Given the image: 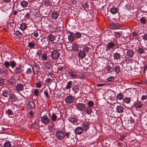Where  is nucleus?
<instances>
[{
	"label": "nucleus",
	"instance_id": "1",
	"mask_svg": "<svg viewBox=\"0 0 147 147\" xmlns=\"http://www.w3.org/2000/svg\"><path fill=\"white\" fill-rule=\"evenodd\" d=\"M59 52L56 50H53L51 54L52 59L55 60L59 58Z\"/></svg>",
	"mask_w": 147,
	"mask_h": 147
},
{
	"label": "nucleus",
	"instance_id": "2",
	"mask_svg": "<svg viewBox=\"0 0 147 147\" xmlns=\"http://www.w3.org/2000/svg\"><path fill=\"white\" fill-rule=\"evenodd\" d=\"M56 136L58 139L61 140L64 138L65 136L64 133L62 131L59 130L57 131L56 134Z\"/></svg>",
	"mask_w": 147,
	"mask_h": 147
},
{
	"label": "nucleus",
	"instance_id": "3",
	"mask_svg": "<svg viewBox=\"0 0 147 147\" xmlns=\"http://www.w3.org/2000/svg\"><path fill=\"white\" fill-rule=\"evenodd\" d=\"M32 69L34 74H36L38 73L40 70V67L38 64L34 63L33 64V66Z\"/></svg>",
	"mask_w": 147,
	"mask_h": 147
},
{
	"label": "nucleus",
	"instance_id": "4",
	"mask_svg": "<svg viewBox=\"0 0 147 147\" xmlns=\"http://www.w3.org/2000/svg\"><path fill=\"white\" fill-rule=\"evenodd\" d=\"M2 89L3 91L2 95L3 96L7 97L10 95V91L7 88L3 87Z\"/></svg>",
	"mask_w": 147,
	"mask_h": 147
},
{
	"label": "nucleus",
	"instance_id": "5",
	"mask_svg": "<svg viewBox=\"0 0 147 147\" xmlns=\"http://www.w3.org/2000/svg\"><path fill=\"white\" fill-rule=\"evenodd\" d=\"M24 70L22 67L21 66H18L15 67L14 69V71L15 73L16 74H20L22 73Z\"/></svg>",
	"mask_w": 147,
	"mask_h": 147
},
{
	"label": "nucleus",
	"instance_id": "6",
	"mask_svg": "<svg viewBox=\"0 0 147 147\" xmlns=\"http://www.w3.org/2000/svg\"><path fill=\"white\" fill-rule=\"evenodd\" d=\"M76 107L79 110L83 111L85 108V105L83 103H78L77 104Z\"/></svg>",
	"mask_w": 147,
	"mask_h": 147
},
{
	"label": "nucleus",
	"instance_id": "7",
	"mask_svg": "<svg viewBox=\"0 0 147 147\" xmlns=\"http://www.w3.org/2000/svg\"><path fill=\"white\" fill-rule=\"evenodd\" d=\"M74 100L73 97L71 96H67L65 98V102L67 103H71L73 102Z\"/></svg>",
	"mask_w": 147,
	"mask_h": 147
},
{
	"label": "nucleus",
	"instance_id": "8",
	"mask_svg": "<svg viewBox=\"0 0 147 147\" xmlns=\"http://www.w3.org/2000/svg\"><path fill=\"white\" fill-rule=\"evenodd\" d=\"M115 46V44L112 42H109L106 46V49L107 50H109L114 47Z\"/></svg>",
	"mask_w": 147,
	"mask_h": 147
},
{
	"label": "nucleus",
	"instance_id": "9",
	"mask_svg": "<svg viewBox=\"0 0 147 147\" xmlns=\"http://www.w3.org/2000/svg\"><path fill=\"white\" fill-rule=\"evenodd\" d=\"M41 121L42 123L46 124H48L49 122V119L46 116H43L41 118Z\"/></svg>",
	"mask_w": 147,
	"mask_h": 147
},
{
	"label": "nucleus",
	"instance_id": "10",
	"mask_svg": "<svg viewBox=\"0 0 147 147\" xmlns=\"http://www.w3.org/2000/svg\"><path fill=\"white\" fill-rule=\"evenodd\" d=\"M75 132L76 134L78 135H80L83 132V129L80 127H78L76 128L75 130Z\"/></svg>",
	"mask_w": 147,
	"mask_h": 147
},
{
	"label": "nucleus",
	"instance_id": "11",
	"mask_svg": "<svg viewBox=\"0 0 147 147\" xmlns=\"http://www.w3.org/2000/svg\"><path fill=\"white\" fill-rule=\"evenodd\" d=\"M69 120L74 125L77 124L78 120V119L74 117H71L69 119Z\"/></svg>",
	"mask_w": 147,
	"mask_h": 147
},
{
	"label": "nucleus",
	"instance_id": "12",
	"mask_svg": "<svg viewBox=\"0 0 147 147\" xmlns=\"http://www.w3.org/2000/svg\"><path fill=\"white\" fill-rule=\"evenodd\" d=\"M69 33L70 34V35L68 36L69 40L71 42L73 41L75 39V37L74 35V34L71 32H69Z\"/></svg>",
	"mask_w": 147,
	"mask_h": 147
},
{
	"label": "nucleus",
	"instance_id": "13",
	"mask_svg": "<svg viewBox=\"0 0 147 147\" xmlns=\"http://www.w3.org/2000/svg\"><path fill=\"white\" fill-rule=\"evenodd\" d=\"M134 52L132 49H129L127 50L126 53L127 56L129 57H133L134 54Z\"/></svg>",
	"mask_w": 147,
	"mask_h": 147
},
{
	"label": "nucleus",
	"instance_id": "14",
	"mask_svg": "<svg viewBox=\"0 0 147 147\" xmlns=\"http://www.w3.org/2000/svg\"><path fill=\"white\" fill-rule=\"evenodd\" d=\"M49 117H50L53 121H54L56 120L57 116L55 113H52V115L49 113L48 114Z\"/></svg>",
	"mask_w": 147,
	"mask_h": 147
},
{
	"label": "nucleus",
	"instance_id": "15",
	"mask_svg": "<svg viewBox=\"0 0 147 147\" xmlns=\"http://www.w3.org/2000/svg\"><path fill=\"white\" fill-rule=\"evenodd\" d=\"M84 109V111L88 115L90 114L92 112V109L91 108L88 107H85Z\"/></svg>",
	"mask_w": 147,
	"mask_h": 147
},
{
	"label": "nucleus",
	"instance_id": "16",
	"mask_svg": "<svg viewBox=\"0 0 147 147\" xmlns=\"http://www.w3.org/2000/svg\"><path fill=\"white\" fill-rule=\"evenodd\" d=\"M89 123L87 122L83 123L82 124V126L83 127V129L84 130H87L89 128Z\"/></svg>",
	"mask_w": 147,
	"mask_h": 147
},
{
	"label": "nucleus",
	"instance_id": "17",
	"mask_svg": "<svg viewBox=\"0 0 147 147\" xmlns=\"http://www.w3.org/2000/svg\"><path fill=\"white\" fill-rule=\"evenodd\" d=\"M113 57L115 59L119 60L121 58V55L119 53L117 52L113 54Z\"/></svg>",
	"mask_w": 147,
	"mask_h": 147
},
{
	"label": "nucleus",
	"instance_id": "18",
	"mask_svg": "<svg viewBox=\"0 0 147 147\" xmlns=\"http://www.w3.org/2000/svg\"><path fill=\"white\" fill-rule=\"evenodd\" d=\"M116 112L118 113H122L123 111V108L122 106L118 105L116 107Z\"/></svg>",
	"mask_w": 147,
	"mask_h": 147
},
{
	"label": "nucleus",
	"instance_id": "19",
	"mask_svg": "<svg viewBox=\"0 0 147 147\" xmlns=\"http://www.w3.org/2000/svg\"><path fill=\"white\" fill-rule=\"evenodd\" d=\"M69 76L70 77H71L74 78H76L77 76V74L76 72L70 70L69 72Z\"/></svg>",
	"mask_w": 147,
	"mask_h": 147
},
{
	"label": "nucleus",
	"instance_id": "20",
	"mask_svg": "<svg viewBox=\"0 0 147 147\" xmlns=\"http://www.w3.org/2000/svg\"><path fill=\"white\" fill-rule=\"evenodd\" d=\"M16 88L18 91H22L23 90L24 86L21 84H18L16 86Z\"/></svg>",
	"mask_w": 147,
	"mask_h": 147
},
{
	"label": "nucleus",
	"instance_id": "21",
	"mask_svg": "<svg viewBox=\"0 0 147 147\" xmlns=\"http://www.w3.org/2000/svg\"><path fill=\"white\" fill-rule=\"evenodd\" d=\"M58 13L57 12L55 11L53 12L51 14V18L53 19H57L58 18Z\"/></svg>",
	"mask_w": 147,
	"mask_h": 147
},
{
	"label": "nucleus",
	"instance_id": "22",
	"mask_svg": "<svg viewBox=\"0 0 147 147\" xmlns=\"http://www.w3.org/2000/svg\"><path fill=\"white\" fill-rule=\"evenodd\" d=\"M72 91L76 94L80 90L79 86L75 85L72 88Z\"/></svg>",
	"mask_w": 147,
	"mask_h": 147
},
{
	"label": "nucleus",
	"instance_id": "23",
	"mask_svg": "<svg viewBox=\"0 0 147 147\" xmlns=\"http://www.w3.org/2000/svg\"><path fill=\"white\" fill-rule=\"evenodd\" d=\"M86 55L85 52L83 51L80 52L78 53V56L79 57L82 59L84 58L86 56Z\"/></svg>",
	"mask_w": 147,
	"mask_h": 147
},
{
	"label": "nucleus",
	"instance_id": "24",
	"mask_svg": "<svg viewBox=\"0 0 147 147\" xmlns=\"http://www.w3.org/2000/svg\"><path fill=\"white\" fill-rule=\"evenodd\" d=\"M9 98L12 99L14 101H15L17 100L18 98L15 94L13 93L10 95Z\"/></svg>",
	"mask_w": 147,
	"mask_h": 147
},
{
	"label": "nucleus",
	"instance_id": "25",
	"mask_svg": "<svg viewBox=\"0 0 147 147\" xmlns=\"http://www.w3.org/2000/svg\"><path fill=\"white\" fill-rule=\"evenodd\" d=\"M35 106V105L33 102L31 101L29 102L28 105V107L29 108L33 109L34 108Z\"/></svg>",
	"mask_w": 147,
	"mask_h": 147
},
{
	"label": "nucleus",
	"instance_id": "26",
	"mask_svg": "<svg viewBox=\"0 0 147 147\" xmlns=\"http://www.w3.org/2000/svg\"><path fill=\"white\" fill-rule=\"evenodd\" d=\"M49 39L51 42L53 41L55 39L56 37L54 35L50 34L48 36Z\"/></svg>",
	"mask_w": 147,
	"mask_h": 147
},
{
	"label": "nucleus",
	"instance_id": "27",
	"mask_svg": "<svg viewBox=\"0 0 147 147\" xmlns=\"http://www.w3.org/2000/svg\"><path fill=\"white\" fill-rule=\"evenodd\" d=\"M110 28L112 29H117L119 28H120V26L115 24H113L110 26Z\"/></svg>",
	"mask_w": 147,
	"mask_h": 147
},
{
	"label": "nucleus",
	"instance_id": "28",
	"mask_svg": "<svg viewBox=\"0 0 147 147\" xmlns=\"http://www.w3.org/2000/svg\"><path fill=\"white\" fill-rule=\"evenodd\" d=\"M51 65L47 61L46 62L45 64V66L46 69H50L51 68Z\"/></svg>",
	"mask_w": 147,
	"mask_h": 147
},
{
	"label": "nucleus",
	"instance_id": "29",
	"mask_svg": "<svg viewBox=\"0 0 147 147\" xmlns=\"http://www.w3.org/2000/svg\"><path fill=\"white\" fill-rule=\"evenodd\" d=\"M27 27V26L25 23H22L20 24V28L21 30H24L26 29Z\"/></svg>",
	"mask_w": 147,
	"mask_h": 147
},
{
	"label": "nucleus",
	"instance_id": "30",
	"mask_svg": "<svg viewBox=\"0 0 147 147\" xmlns=\"http://www.w3.org/2000/svg\"><path fill=\"white\" fill-rule=\"evenodd\" d=\"M28 4V3L27 1H23L21 2L20 5L23 7H24L27 6Z\"/></svg>",
	"mask_w": 147,
	"mask_h": 147
},
{
	"label": "nucleus",
	"instance_id": "31",
	"mask_svg": "<svg viewBox=\"0 0 147 147\" xmlns=\"http://www.w3.org/2000/svg\"><path fill=\"white\" fill-rule=\"evenodd\" d=\"M114 70L116 74H118L120 71V67L119 65H117L115 67Z\"/></svg>",
	"mask_w": 147,
	"mask_h": 147
},
{
	"label": "nucleus",
	"instance_id": "32",
	"mask_svg": "<svg viewBox=\"0 0 147 147\" xmlns=\"http://www.w3.org/2000/svg\"><path fill=\"white\" fill-rule=\"evenodd\" d=\"M71 85L72 81H69L67 83V85L65 87L66 89H68L71 88Z\"/></svg>",
	"mask_w": 147,
	"mask_h": 147
},
{
	"label": "nucleus",
	"instance_id": "33",
	"mask_svg": "<svg viewBox=\"0 0 147 147\" xmlns=\"http://www.w3.org/2000/svg\"><path fill=\"white\" fill-rule=\"evenodd\" d=\"M7 73V70H1L0 71V75L1 76H5Z\"/></svg>",
	"mask_w": 147,
	"mask_h": 147
},
{
	"label": "nucleus",
	"instance_id": "34",
	"mask_svg": "<svg viewBox=\"0 0 147 147\" xmlns=\"http://www.w3.org/2000/svg\"><path fill=\"white\" fill-rule=\"evenodd\" d=\"M117 9L115 7H113L111 8V12L113 14L116 13L117 12Z\"/></svg>",
	"mask_w": 147,
	"mask_h": 147
},
{
	"label": "nucleus",
	"instance_id": "35",
	"mask_svg": "<svg viewBox=\"0 0 147 147\" xmlns=\"http://www.w3.org/2000/svg\"><path fill=\"white\" fill-rule=\"evenodd\" d=\"M135 106L136 108H140L142 107V104L140 102H138L135 104Z\"/></svg>",
	"mask_w": 147,
	"mask_h": 147
},
{
	"label": "nucleus",
	"instance_id": "36",
	"mask_svg": "<svg viewBox=\"0 0 147 147\" xmlns=\"http://www.w3.org/2000/svg\"><path fill=\"white\" fill-rule=\"evenodd\" d=\"M3 146L4 147H11V145L10 142H6L4 143Z\"/></svg>",
	"mask_w": 147,
	"mask_h": 147
},
{
	"label": "nucleus",
	"instance_id": "37",
	"mask_svg": "<svg viewBox=\"0 0 147 147\" xmlns=\"http://www.w3.org/2000/svg\"><path fill=\"white\" fill-rule=\"evenodd\" d=\"M114 35L116 37L119 38L122 35V33L119 32H115Z\"/></svg>",
	"mask_w": 147,
	"mask_h": 147
},
{
	"label": "nucleus",
	"instance_id": "38",
	"mask_svg": "<svg viewBox=\"0 0 147 147\" xmlns=\"http://www.w3.org/2000/svg\"><path fill=\"white\" fill-rule=\"evenodd\" d=\"M75 37L77 38H80L82 36L81 33L78 32L74 34Z\"/></svg>",
	"mask_w": 147,
	"mask_h": 147
},
{
	"label": "nucleus",
	"instance_id": "39",
	"mask_svg": "<svg viewBox=\"0 0 147 147\" xmlns=\"http://www.w3.org/2000/svg\"><path fill=\"white\" fill-rule=\"evenodd\" d=\"M123 101L126 103H129L131 101L130 98L128 97L125 98L123 100Z\"/></svg>",
	"mask_w": 147,
	"mask_h": 147
},
{
	"label": "nucleus",
	"instance_id": "40",
	"mask_svg": "<svg viewBox=\"0 0 147 147\" xmlns=\"http://www.w3.org/2000/svg\"><path fill=\"white\" fill-rule=\"evenodd\" d=\"M16 65V63L13 61H11L10 62V66H11V67L13 68L14 67H15Z\"/></svg>",
	"mask_w": 147,
	"mask_h": 147
},
{
	"label": "nucleus",
	"instance_id": "41",
	"mask_svg": "<svg viewBox=\"0 0 147 147\" xmlns=\"http://www.w3.org/2000/svg\"><path fill=\"white\" fill-rule=\"evenodd\" d=\"M44 4L47 6H50L51 3L50 0H45L44 1Z\"/></svg>",
	"mask_w": 147,
	"mask_h": 147
},
{
	"label": "nucleus",
	"instance_id": "42",
	"mask_svg": "<svg viewBox=\"0 0 147 147\" xmlns=\"http://www.w3.org/2000/svg\"><path fill=\"white\" fill-rule=\"evenodd\" d=\"M5 4L2 0H0V8H2L5 6Z\"/></svg>",
	"mask_w": 147,
	"mask_h": 147
},
{
	"label": "nucleus",
	"instance_id": "43",
	"mask_svg": "<svg viewBox=\"0 0 147 147\" xmlns=\"http://www.w3.org/2000/svg\"><path fill=\"white\" fill-rule=\"evenodd\" d=\"M123 96L121 93L118 94L117 95V98L120 100L122 99L123 98Z\"/></svg>",
	"mask_w": 147,
	"mask_h": 147
},
{
	"label": "nucleus",
	"instance_id": "44",
	"mask_svg": "<svg viewBox=\"0 0 147 147\" xmlns=\"http://www.w3.org/2000/svg\"><path fill=\"white\" fill-rule=\"evenodd\" d=\"M35 44L34 42H31L29 43L28 47L31 48H33L35 46Z\"/></svg>",
	"mask_w": 147,
	"mask_h": 147
},
{
	"label": "nucleus",
	"instance_id": "45",
	"mask_svg": "<svg viewBox=\"0 0 147 147\" xmlns=\"http://www.w3.org/2000/svg\"><path fill=\"white\" fill-rule=\"evenodd\" d=\"M114 77L112 76L108 78L107 80L108 82H112L114 81Z\"/></svg>",
	"mask_w": 147,
	"mask_h": 147
},
{
	"label": "nucleus",
	"instance_id": "46",
	"mask_svg": "<svg viewBox=\"0 0 147 147\" xmlns=\"http://www.w3.org/2000/svg\"><path fill=\"white\" fill-rule=\"evenodd\" d=\"M4 65L6 68H8L10 65V63L8 61H5Z\"/></svg>",
	"mask_w": 147,
	"mask_h": 147
},
{
	"label": "nucleus",
	"instance_id": "47",
	"mask_svg": "<svg viewBox=\"0 0 147 147\" xmlns=\"http://www.w3.org/2000/svg\"><path fill=\"white\" fill-rule=\"evenodd\" d=\"M125 63L127 64L132 63V61L130 59H129L128 57L126 58L125 60Z\"/></svg>",
	"mask_w": 147,
	"mask_h": 147
},
{
	"label": "nucleus",
	"instance_id": "48",
	"mask_svg": "<svg viewBox=\"0 0 147 147\" xmlns=\"http://www.w3.org/2000/svg\"><path fill=\"white\" fill-rule=\"evenodd\" d=\"M87 104V107L91 108V107L93 105L94 103L92 101H90L88 102Z\"/></svg>",
	"mask_w": 147,
	"mask_h": 147
},
{
	"label": "nucleus",
	"instance_id": "49",
	"mask_svg": "<svg viewBox=\"0 0 147 147\" xmlns=\"http://www.w3.org/2000/svg\"><path fill=\"white\" fill-rule=\"evenodd\" d=\"M6 113L8 115H10L13 114L12 111L9 109H8L6 110Z\"/></svg>",
	"mask_w": 147,
	"mask_h": 147
},
{
	"label": "nucleus",
	"instance_id": "50",
	"mask_svg": "<svg viewBox=\"0 0 147 147\" xmlns=\"http://www.w3.org/2000/svg\"><path fill=\"white\" fill-rule=\"evenodd\" d=\"M47 55L46 53H43L42 56V58L43 60H46L47 59Z\"/></svg>",
	"mask_w": 147,
	"mask_h": 147
},
{
	"label": "nucleus",
	"instance_id": "51",
	"mask_svg": "<svg viewBox=\"0 0 147 147\" xmlns=\"http://www.w3.org/2000/svg\"><path fill=\"white\" fill-rule=\"evenodd\" d=\"M142 23L145 24L146 22V19L144 17L141 18L140 20Z\"/></svg>",
	"mask_w": 147,
	"mask_h": 147
},
{
	"label": "nucleus",
	"instance_id": "52",
	"mask_svg": "<svg viewBox=\"0 0 147 147\" xmlns=\"http://www.w3.org/2000/svg\"><path fill=\"white\" fill-rule=\"evenodd\" d=\"M72 49L73 51H76L78 50V45L76 44H74L72 47Z\"/></svg>",
	"mask_w": 147,
	"mask_h": 147
},
{
	"label": "nucleus",
	"instance_id": "53",
	"mask_svg": "<svg viewBox=\"0 0 147 147\" xmlns=\"http://www.w3.org/2000/svg\"><path fill=\"white\" fill-rule=\"evenodd\" d=\"M138 52L140 54H143L145 53V51L142 48H139L138 49Z\"/></svg>",
	"mask_w": 147,
	"mask_h": 147
},
{
	"label": "nucleus",
	"instance_id": "54",
	"mask_svg": "<svg viewBox=\"0 0 147 147\" xmlns=\"http://www.w3.org/2000/svg\"><path fill=\"white\" fill-rule=\"evenodd\" d=\"M44 94L46 96V98H48L49 96V95L48 91V90H45L44 91Z\"/></svg>",
	"mask_w": 147,
	"mask_h": 147
},
{
	"label": "nucleus",
	"instance_id": "55",
	"mask_svg": "<svg viewBox=\"0 0 147 147\" xmlns=\"http://www.w3.org/2000/svg\"><path fill=\"white\" fill-rule=\"evenodd\" d=\"M107 70L109 73H111L112 71V67L109 65H108L107 67Z\"/></svg>",
	"mask_w": 147,
	"mask_h": 147
},
{
	"label": "nucleus",
	"instance_id": "56",
	"mask_svg": "<svg viewBox=\"0 0 147 147\" xmlns=\"http://www.w3.org/2000/svg\"><path fill=\"white\" fill-rule=\"evenodd\" d=\"M5 84V79L3 78L0 79V86H2Z\"/></svg>",
	"mask_w": 147,
	"mask_h": 147
},
{
	"label": "nucleus",
	"instance_id": "57",
	"mask_svg": "<svg viewBox=\"0 0 147 147\" xmlns=\"http://www.w3.org/2000/svg\"><path fill=\"white\" fill-rule=\"evenodd\" d=\"M32 73V71L30 68H28L26 70V73L27 74H30Z\"/></svg>",
	"mask_w": 147,
	"mask_h": 147
},
{
	"label": "nucleus",
	"instance_id": "58",
	"mask_svg": "<svg viewBox=\"0 0 147 147\" xmlns=\"http://www.w3.org/2000/svg\"><path fill=\"white\" fill-rule=\"evenodd\" d=\"M45 42V40L44 38H42L40 40V41H39V44L40 45H42Z\"/></svg>",
	"mask_w": 147,
	"mask_h": 147
},
{
	"label": "nucleus",
	"instance_id": "59",
	"mask_svg": "<svg viewBox=\"0 0 147 147\" xmlns=\"http://www.w3.org/2000/svg\"><path fill=\"white\" fill-rule=\"evenodd\" d=\"M89 49L90 48L88 47H84L83 49V51H84V52H87L88 51Z\"/></svg>",
	"mask_w": 147,
	"mask_h": 147
},
{
	"label": "nucleus",
	"instance_id": "60",
	"mask_svg": "<svg viewBox=\"0 0 147 147\" xmlns=\"http://www.w3.org/2000/svg\"><path fill=\"white\" fill-rule=\"evenodd\" d=\"M82 7L85 9L88 8L89 7V5L87 3H85L82 4Z\"/></svg>",
	"mask_w": 147,
	"mask_h": 147
},
{
	"label": "nucleus",
	"instance_id": "61",
	"mask_svg": "<svg viewBox=\"0 0 147 147\" xmlns=\"http://www.w3.org/2000/svg\"><path fill=\"white\" fill-rule=\"evenodd\" d=\"M36 86L37 88H40L41 87L42 84L40 82H37L36 84Z\"/></svg>",
	"mask_w": 147,
	"mask_h": 147
},
{
	"label": "nucleus",
	"instance_id": "62",
	"mask_svg": "<svg viewBox=\"0 0 147 147\" xmlns=\"http://www.w3.org/2000/svg\"><path fill=\"white\" fill-rule=\"evenodd\" d=\"M39 92L38 90L37 89L35 90L34 91V94L36 96H38V95Z\"/></svg>",
	"mask_w": 147,
	"mask_h": 147
},
{
	"label": "nucleus",
	"instance_id": "63",
	"mask_svg": "<svg viewBox=\"0 0 147 147\" xmlns=\"http://www.w3.org/2000/svg\"><path fill=\"white\" fill-rule=\"evenodd\" d=\"M71 134V133L70 132H65L64 135L65 136L67 137V138H69V136Z\"/></svg>",
	"mask_w": 147,
	"mask_h": 147
},
{
	"label": "nucleus",
	"instance_id": "64",
	"mask_svg": "<svg viewBox=\"0 0 147 147\" xmlns=\"http://www.w3.org/2000/svg\"><path fill=\"white\" fill-rule=\"evenodd\" d=\"M143 39L145 40H147V34H145L142 36Z\"/></svg>",
	"mask_w": 147,
	"mask_h": 147
}]
</instances>
